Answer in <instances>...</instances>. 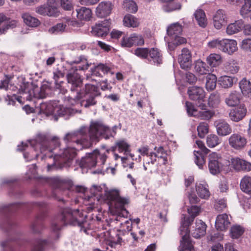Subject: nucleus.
I'll use <instances>...</instances> for the list:
<instances>
[{"mask_svg":"<svg viewBox=\"0 0 251 251\" xmlns=\"http://www.w3.org/2000/svg\"><path fill=\"white\" fill-rule=\"evenodd\" d=\"M110 22L108 20H104L101 22L97 23L92 27L91 33L93 35L102 37L106 35L109 30Z\"/></svg>","mask_w":251,"mask_h":251,"instance_id":"14","label":"nucleus"},{"mask_svg":"<svg viewBox=\"0 0 251 251\" xmlns=\"http://www.w3.org/2000/svg\"><path fill=\"white\" fill-rule=\"evenodd\" d=\"M115 134L114 129L100 122H92L89 127H83L78 131L67 133L64 140L67 146L60 150L58 154H54V163L57 161L58 156L61 157L65 163L69 162L75 156L76 151L90 147L92 143L98 142L100 137L108 139Z\"/></svg>","mask_w":251,"mask_h":251,"instance_id":"2","label":"nucleus"},{"mask_svg":"<svg viewBox=\"0 0 251 251\" xmlns=\"http://www.w3.org/2000/svg\"><path fill=\"white\" fill-rule=\"evenodd\" d=\"M49 182L55 189L53 192L54 197H56V192L60 193L68 188V183L62 179L58 178H50Z\"/></svg>","mask_w":251,"mask_h":251,"instance_id":"23","label":"nucleus"},{"mask_svg":"<svg viewBox=\"0 0 251 251\" xmlns=\"http://www.w3.org/2000/svg\"><path fill=\"white\" fill-rule=\"evenodd\" d=\"M147 60L151 64L158 65L162 63L163 57L161 51L155 48L149 49Z\"/></svg>","mask_w":251,"mask_h":251,"instance_id":"21","label":"nucleus"},{"mask_svg":"<svg viewBox=\"0 0 251 251\" xmlns=\"http://www.w3.org/2000/svg\"><path fill=\"white\" fill-rule=\"evenodd\" d=\"M240 13L241 15L244 17H248L251 15V0H245L242 5Z\"/></svg>","mask_w":251,"mask_h":251,"instance_id":"46","label":"nucleus"},{"mask_svg":"<svg viewBox=\"0 0 251 251\" xmlns=\"http://www.w3.org/2000/svg\"><path fill=\"white\" fill-rule=\"evenodd\" d=\"M108 151L100 152L95 150L93 152L86 154V155L82 157L79 163L80 167L82 168H91L94 167L97 163H100V165H103L106 157Z\"/></svg>","mask_w":251,"mask_h":251,"instance_id":"6","label":"nucleus"},{"mask_svg":"<svg viewBox=\"0 0 251 251\" xmlns=\"http://www.w3.org/2000/svg\"><path fill=\"white\" fill-rule=\"evenodd\" d=\"M172 39L173 40V43L171 42L168 43V47L169 49L172 48V45L178 46L186 43V38L180 36V35L176 36V37H174ZM172 49H173V47H172Z\"/></svg>","mask_w":251,"mask_h":251,"instance_id":"59","label":"nucleus"},{"mask_svg":"<svg viewBox=\"0 0 251 251\" xmlns=\"http://www.w3.org/2000/svg\"><path fill=\"white\" fill-rule=\"evenodd\" d=\"M207 64L211 67H216L222 63L221 56L219 54L211 53L206 58Z\"/></svg>","mask_w":251,"mask_h":251,"instance_id":"39","label":"nucleus"},{"mask_svg":"<svg viewBox=\"0 0 251 251\" xmlns=\"http://www.w3.org/2000/svg\"><path fill=\"white\" fill-rule=\"evenodd\" d=\"M66 25L63 23H58L56 25L51 27L48 30L49 33L51 34H59L66 31Z\"/></svg>","mask_w":251,"mask_h":251,"instance_id":"52","label":"nucleus"},{"mask_svg":"<svg viewBox=\"0 0 251 251\" xmlns=\"http://www.w3.org/2000/svg\"><path fill=\"white\" fill-rule=\"evenodd\" d=\"M61 6L65 10L71 11L73 9V5L71 0H61Z\"/></svg>","mask_w":251,"mask_h":251,"instance_id":"63","label":"nucleus"},{"mask_svg":"<svg viewBox=\"0 0 251 251\" xmlns=\"http://www.w3.org/2000/svg\"><path fill=\"white\" fill-rule=\"evenodd\" d=\"M187 93L189 98L196 102V104L204 102L205 98V92L202 87L191 86L189 87Z\"/></svg>","mask_w":251,"mask_h":251,"instance_id":"13","label":"nucleus"},{"mask_svg":"<svg viewBox=\"0 0 251 251\" xmlns=\"http://www.w3.org/2000/svg\"><path fill=\"white\" fill-rule=\"evenodd\" d=\"M224 69L227 73L235 74L239 71L240 67L235 60L230 59L224 64Z\"/></svg>","mask_w":251,"mask_h":251,"instance_id":"31","label":"nucleus"},{"mask_svg":"<svg viewBox=\"0 0 251 251\" xmlns=\"http://www.w3.org/2000/svg\"><path fill=\"white\" fill-rule=\"evenodd\" d=\"M222 139L215 134H211L206 138V144L210 148H213L219 145Z\"/></svg>","mask_w":251,"mask_h":251,"instance_id":"43","label":"nucleus"},{"mask_svg":"<svg viewBox=\"0 0 251 251\" xmlns=\"http://www.w3.org/2000/svg\"><path fill=\"white\" fill-rule=\"evenodd\" d=\"M195 18L198 25L205 27L207 25V20L204 12L201 9H198L194 13Z\"/></svg>","mask_w":251,"mask_h":251,"instance_id":"40","label":"nucleus"},{"mask_svg":"<svg viewBox=\"0 0 251 251\" xmlns=\"http://www.w3.org/2000/svg\"><path fill=\"white\" fill-rule=\"evenodd\" d=\"M244 22L242 20L236 21L234 23L229 24L226 28V33L228 35H232L240 31L243 27Z\"/></svg>","mask_w":251,"mask_h":251,"instance_id":"30","label":"nucleus"},{"mask_svg":"<svg viewBox=\"0 0 251 251\" xmlns=\"http://www.w3.org/2000/svg\"><path fill=\"white\" fill-rule=\"evenodd\" d=\"M24 23L28 26L36 27L40 24V21L38 19L30 15L28 13H24L22 15Z\"/></svg>","mask_w":251,"mask_h":251,"instance_id":"38","label":"nucleus"},{"mask_svg":"<svg viewBox=\"0 0 251 251\" xmlns=\"http://www.w3.org/2000/svg\"><path fill=\"white\" fill-rule=\"evenodd\" d=\"M240 188L244 192L251 194V177L244 176L241 180Z\"/></svg>","mask_w":251,"mask_h":251,"instance_id":"41","label":"nucleus"},{"mask_svg":"<svg viewBox=\"0 0 251 251\" xmlns=\"http://www.w3.org/2000/svg\"><path fill=\"white\" fill-rule=\"evenodd\" d=\"M180 231V234L182 235V240L180 241V245L178 250L179 251H192L194 250L193 245L190 240L188 234L189 230L188 228H182V231Z\"/></svg>","mask_w":251,"mask_h":251,"instance_id":"16","label":"nucleus"},{"mask_svg":"<svg viewBox=\"0 0 251 251\" xmlns=\"http://www.w3.org/2000/svg\"><path fill=\"white\" fill-rule=\"evenodd\" d=\"M44 228V225L40 219L36 220L32 224L31 229L34 233H40Z\"/></svg>","mask_w":251,"mask_h":251,"instance_id":"57","label":"nucleus"},{"mask_svg":"<svg viewBox=\"0 0 251 251\" xmlns=\"http://www.w3.org/2000/svg\"><path fill=\"white\" fill-rule=\"evenodd\" d=\"M239 86L242 93L245 96L251 94V83L246 78H243L239 83Z\"/></svg>","mask_w":251,"mask_h":251,"instance_id":"47","label":"nucleus"},{"mask_svg":"<svg viewBox=\"0 0 251 251\" xmlns=\"http://www.w3.org/2000/svg\"><path fill=\"white\" fill-rule=\"evenodd\" d=\"M155 156V160H156V158H162L163 160V163L165 164L167 162V157L166 153L165 152L164 150L162 147H159L156 153L154 152H150V156Z\"/></svg>","mask_w":251,"mask_h":251,"instance_id":"58","label":"nucleus"},{"mask_svg":"<svg viewBox=\"0 0 251 251\" xmlns=\"http://www.w3.org/2000/svg\"><path fill=\"white\" fill-rule=\"evenodd\" d=\"M182 31V26L178 23L171 25L167 28L168 35L171 39L176 37L177 35H180Z\"/></svg>","mask_w":251,"mask_h":251,"instance_id":"32","label":"nucleus"},{"mask_svg":"<svg viewBox=\"0 0 251 251\" xmlns=\"http://www.w3.org/2000/svg\"><path fill=\"white\" fill-rule=\"evenodd\" d=\"M116 147L119 152H128L129 151V145L125 141H120L116 143Z\"/></svg>","mask_w":251,"mask_h":251,"instance_id":"60","label":"nucleus"},{"mask_svg":"<svg viewBox=\"0 0 251 251\" xmlns=\"http://www.w3.org/2000/svg\"><path fill=\"white\" fill-rule=\"evenodd\" d=\"M123 6L124 9L130 13H135L138 10L137 4L133 0L124 1Z\"/></svg>","mask_w":251,"mask_h":251,"instance_id":"49","label":"nucleus"},{"mask_svg":"<svg viewBox=\"0 0 251 251\" xmlns=\"http://www.w3.org/2000/svg\"><path fill=\"white\" fill-rule=\"evenodd\" d=\"M217 77L213 74H209L206 76L205 87L207 90L212 91L216 86Z\"/></svg>","mask_w":251,"mask_h":251,"instance_id":"45","label":"nucleus"},{"mask_svg":"<svg viewBox=\"0 0 251 251\" xmlns=\"http://www.w3.org/2000/svg\"><path fill=\"white\" fill-rule=\"evenodd\" d=\"M47 245V241L45 240H41L37 239L35 241L34 244L32 247V251H45Z\"/></svg>","mask_w":251,"mask_h":251,"instance_id":"55","label":"nucleus"},{"mask_svg":"<svg viewBox=\"0 0 251 251\" xmlns=\"http://www.w3.org/2000/svg\"><path fill=\"white\" fill-rule=\"evenodd\" d=\"M1 245L3 248H8L11 251H23L25 248V245L23 242H17L14 245L9 241H5L2 242Z\"/></svg>","mask_w":251,"mask_h":251,"instance_id":"36","label":"nucleus"},{"mask_svg":"<svg viewBox=\"0 0 251 251\" xmlns=\"http://www.w3.org/2000/svg\"><path fill=\"white\" fill-rule=\"evenodd\" d=\"M229 163L234 170L237 171L249 172L251 170V163L238 157L231 158Z\"/></svg>","mask_w":251,"mask_h":251,"instance_id":"15","label":"nucleus"},{"mask_svg":"<svg viewBox=\"0 0 251 251\" xmlns=\"http://www.w3.org/2000/svg\"><path fill=\"white\" fill-rule=\"evenodd\" d=\"M149 49L147 48H138L134 50V54L138 57L147 60Z\"/></svg>","mask_w":251,"mask_h":251,"instance_id":"56","label":"nucleus"},{"mask_svg":"<svg viewBox=\"0 0 251 251\" xmlns=\"http://www.w3.org/2000/svg\"><path fill=\"white\" fill-rule=\"evenodd\" d=\"M68 224L77 226L81 231L87 234H89L88 230L91 228L89 223L84 220L83 215L80 213L78 209L72 210L69 208H65L62 210L61 215L51 223V234L50 242H52V239H57L59 237V231L61 226Z\"/></svg>","mask_w":251,"mask_h":251,"instance_id":"4","label":"nucleus"},{"mask_svg":"<svg viewBox=\"0 0 251 251\" xmlns=\"http://www.w3.org/2000/svg\"><path fill=\"white\" fill-rule=\"evenodd\" d=\"M214 207L215 209L218 211L223 210L226 207V200L224 199H221L216 201Z\"/></svg>","mask_w":251,"mask_h":251,"instance_id":"62","label":"nucleus"},{"mask_svg":"<svg viewBox=\"0 0 251 251\" xmlns=\"http://www.w3.org/2000/svg\"><path fill=\"white\" fill-rule=\"evenodd\" d=\"M247 114V109L245 105L239 106L231 109L229 113L230 119L234 122H239L242 120Z\"/></svg>","mask_w":251,"mask_h":251,"instance_id":"22","label":"nucleus"},{"mask_svg":"<svg viewBox=\"0 0 251 251\" xmlns=\"http://www.w3.org/2000/svg\"><path fill=\"white\" fill-rule=\"evenodd\" d=\"M28 144L35 150L38 149L40 150L41 152L43 154L42 159L50 158L53 156V154L51 153L53 150L59 145V141L55 138L49 140L45 135H39L35 139L29 141Z\"/></svg>","mask_w":251,"mask_h":251,"instance_id":"5","label":"nucleus"},{"mask_svg":"<svg viewBox=\"0 0 251 251\" xmlns=\"http://www.w3.org/2000/svg\"><path fill=\"white\" fill-rule=\"evenodd\" d=\"M244 228L238 225H235L231 226L230 230V236L233 239H238L241 237L244 233Z\"/></svg>","mask_w":251,"mask_h":251,"instance_id":"42","label":"nucleus"},{"mask_svg":"<svg viewBox=\"0 0 251 251\" xmlns=\"http://www.w3.org/2000/svg\"><path fill=\"white\" fill-rule=\"evenodd\" d=\"M77 18L79 20L89 21L92 17L91 10L85 7H80L75 9Z\"/></svg>","mask_w":251,"mask_h":251,"instance_id":"29","label":"nucleus"},{"mask_svg":"<svg viewBox=\"0 0 251 251\" xmlns=\"http://www.w3.org/2000/svg\"><path fill=\"white\" fill-rule=\"evenodd\" d=\"M213 23L215 27L218 29L222 28L226 23V16L222 10H218L213 17Z\"/></svg>","mask_w":251,"mask_h":251,"instance_id":"28","label":"nucleus"},{"mask_svg":"<svg viewBox=\"0 0 251 251\" xmlns=\"http://www.w3.org/2000/svg\"><path fill=\"white\" fill-rule=\"evenodd\" d=\"M110 71V68L103 64H99L91 69L93 75L97 76H102V75L107 73Z\"/></svg>","mask_w":251,"mask_h":251,"instance_id":"37","label":"nucleus"},{"mask_svg":"<svg viewBox=\"0 0 251 251\" xmlns=\"http://www.w3.org/2000/svg\"><path fill=\"white\" fill-rule=\"evenodd\" d=\"M240 99L241 95L239 92L236 91H232L226 98L225 103L228 106H235L240 103Z\"/></svg>","mask_w":251,"mask_h":251,"instance_id":"27","label":"nucleus"},{"mask_svg":"<svg viewBox=\"0 0 251 251\" xmlns=\"http://www.w3.org/2000/svg\"><path fill=\"white\" fill-rule=\"evenodd\" d=\"M123 23L125 26L128 27H137L140 25L138 19L130 14L125 15L123 19Z\"/></svg>","mask_w":251,"mask_h":251,"instance_id":"34","label":"nucleus"},{"mask_svg":"<svg viewBox=\"0 0 251 251\" xmlns=\"http://www.w3.org/2000/svg\"><path fill=\"white\" fill-rule=\"evenodd\" d=\"M209 126L207 123L205 122L201 123L197 127V131L199 136L203 138L205 135L208 133Z\"/></svg>","mask_w":251,"mask_h":251,"instance_id":"53","label":"nucleus"},{"mask_svg":"<svg viewBox=\"0 0 251 251\" xmlns=\"http://www.w3.org/2000/svg\"><path fill=\"white\" fill-rule=\"evenodd\" d=\"M89 65L86 57L83 55H81L76 58L74 61L70 62L68 67L75 68L77 70L84 71L88 69Z\"/></svg>","mask_w":251,"mask_h":251,"instance_id":"25","label":"nucleus"},{"mask_svg":"<svg viewBox=\"0 0 251 251\" xmlns=\"http://www.w3.org/2000/svg\"><path fill=\"white\" fill-rule=\"evenodd\" d=\"M178 61L181 68L187 69L192 64V55L190 51L186 48H183L181 53L178 55Z\"/></svg>","mask_w":251,"mask_h":251,"instance_id":"18","label":"nucleus"},{"mask_svg":"<svg viewBox=\"0 0 251 251\" xmlns=\"http://www.w3.org/2000/svg\"><path fill=\"white\" fill-rule=\"evenodd\" d=\"M195 156V162L200 169H203L205 164L204 156L199 151H194Z\"/></svg>","mask_w":251,"mask_h":251,"instance_id":"51","label":"nucleus"},{"mask_svg":"<svg viewBox=\"0 0 251 251\" xmlns=\"http://www.w3.org/2000/svg\"><path fill=\"white\" fill-rule=\"evenodd\" d=\"M187 212L190 217L184 216L181 218V226H180V229L181 231H182V228L185 229L186 227L188 228L189 226L193 222L195 218L201 212V209L200 206H192L187 208Z\"/></svg>","mask_w":251,"mask_h":251,"instance_id":"11","label":"nucleus"},{"mask_svg":"<svg viewBox=\"0 0 251 251\" xmlns=\"http://www.w3.org/2000/svg\"><path fill=\"white\" fill-rule=\"evenodd\" d=\"M219 50L229 54L237 50V42L234 40L222 39L221 40Z\"/></svg>","mask_w":251,"mask_h":251,"instance_id":"17","label":"nucleus"},{"mask_svg":"<svg viewBox=\"0 0 251 251\" xmlns=\"http://www.w3.org/2000/svg\"><path fill=\"white\" fill-rule=\"evenodd\" d=\"M185 106L188 115L190 116L200 118L202 120H207L211 118L214 113L207 109V106L204 102L198 104L197 106L201 110L198 111L192 103L189 101L185 102Z\"/></svg>","mask_w":251,"mask_h":251,"instance_id":"8","label":"nucleus"},{"mask_svg":"<svg viewBox=\"0 0 251 251\" xmlns=\"http://www.w3.org/2000/svg\"><path fill=\"white\" fill-rule=\"evenodd\" d=\"M217 134L222 136H225L230 134L232 128L225 121L219 120L214 122Z\"/></svg>","mask_w":251,"mask_h":251,"instance_id":"20","label":"nucleus"},{"mask_svg":"<svg viewBox=\"0 0 251 251\" xmlns=\"http://www.w3.org/2000/svg\"><path fill=\"white\" fill-rule=\"evenodd\" d=\"M206 226L201 220L196 221L195 229L192 232V236L195 238H199L205 235L206 233Z\"/></svg>","mask_w":251,"mask_h":251,"instance_id":"26","label":"nucleus"},{"mask_svg":"<svg viewBox=\"0 0 251 251\" xmlns=\"http://www.w3.org/2000/svg\"><path fill=\"white\" fill-rule=\"evenodd\" d=\"M113 5L109 1H102L96 8V15L100 18L106 17L111 13Z\"/></svg>","mask_w":251,"mask_h":251,"instance_id":"19","label":"nucleus"},{"mask_svg":"<svg viewBox=\"0 0 251 251\" xmlns=\"http://www.w3.org/2000/svg\"><path fill=\"white\" fill-rule=\"evenodd\" d=\"M77 191L84 194V203L88 211H91L97 208L99 203H106L110 212L116 216L115 221L120 222V230L128 232L132 229V219L127 220L129 212L125 206L129 203L127 199L121 197L117 190H103L100 186L93 185L90 188L91 195L86 196L87 190L83 187L77 188Z\"/></svg>","mask_w":251,"mask_h":251,"instance_id":"1","label":"nucleus"},{"mask_svg":"<svg viewBox=\"0 0 251 251\" xmlns=\"http://www.w3.org/2000/svg\"><path fill=\"white\" fill-rule=\"evenodd\" d=\"M230 225V219L226 214L217 216L215 221V227L220 231L226 230Z\"/></svg>","mask_w":251,"mask_h":251,"instance_id":"24","label":"nucleus"},{"mask_svg":"<svg viewBox=\"0 0 251 251\" xmlns=\"http://www.w3.org/2000/svg\"><path fill=\"white\" fill-rule=\"evenodd\" d=\"M231 148L236 150H241L246 146L247 141L246 137L241 133H233L228 139Z\"/></svg>","mask_w":251,"mask_h":251,"instance_id":"12","label":"nucleus"},{"mask_svg":"<svg viewBox=\"0 0 251 251\" xmlns=\"http://www.w3.org/2000/svg\"><path fill=\"white\" fill-rule=\"evenodd\" d=\"M241 48L247 51H251V39H246L242 41Z\"/></svg>","mask_w":251,"mask_h":251,"instance_id":"64","label":"nucleus"},{"mask_svg":"<svg viewBox=\"0 0 251 251\" xmlns=\"http://www.w3.org/2000/svg\"><path fill=\"white\" fill-rule=\"evenodd\" d=\"M220 94L217 92L212 93L209 97L208 104L210 107L217 106L220 102Z\"/></svg>","mask_w":251,"mask_h":251,"instance_id":"50","label":"nucleus"},{"mask_svg":"<svg viewBox=\"0 0 251 251\" xmlns=\"http://www.w3.org/2000/svg\"><path fill=\"white\" fill-rule=\"evenodd\" d=\"M67 71L66 72L64 70L62 71L61 70H56L53 73V79L55 80L56 87L58 89H60V92L63 94H65L67 90L62 89L61 88V83H63L62 81H60V78H63L65 75H66Z\"/></svg>","mask_w":251,"mask_h":251,"instance_id":"33","label":"nucleus"},{"mask_svg":"<svg viewBox=\"0 0 251 251\" xmlns=\"http://www.w3.org/2000/svg\"><path fill=\"white\" fill-rule=\"evenodd\" d=\"M150 158L144 159V169L145 171H149L152 172L154 164L156 162L155 156H150Z\"/></svg>","mask_w":251,"mask_h":251,"instance_id":"54","label":"nucleus"},{"mask_svg":"<svg viewBox=\"0 0 251 251\" xmlns=\"http://www.w3.org/2000/svg\"><path fill=\"white\" fill-rule=\"evenodd\" d=\"M20 95L17 98V100L20 103L24 102L25 100H31L34 98L36 99H44L46 97L47 93L44 88L34 87L30 89L28 86L24 84L19 89Z\"/></svg>","mask_w":251,"mask_h":251,"instance_id":"7","label":"nucleus"},{"mask_svg":"<svg viewBox=\"0 0 251 251\" xmlns=\"http://www.w3.org/2000/svg\"><path fill=\"white\" fill-rule=\"evenodd\" d=\"M205 183L196 184V189L198 195L202 199H207L210 196V193Z\"/></svg>","mask_w":251,"mask_h":251,"instance_id":"35","label":"nucleus"},{"mask_svg":"<svg viewBox=\"0 0 251 251\" xmlns=\"http://www.w3.org/2000/svg\"><path fill=\"white\" fill-rule=\"evenodd\" d=\"M59 0H48L47 3L38 6L35 11L44 16H56L58 15V2Z\"/></svg>","mask_w":251,"mask_h":251,"instance_id":"9","label":"nucleus"},{"mask_svg":"<svg viewBox=\"0 0 251 251\" xmlns=\"http://www.w3.org/2000/svg\"><path fill=\"white\" fill-rule=\"evenodd\" d=\"M66 68V79L68 84L71 85V94L68 97H65L64 101L69 105H74L83 99L80 104L85 107L96 104V98L100 95L99 88L94 85L86 84L85 88L81 89L82 79L78 73V70L75 68Z\"/></svg>","mask_w":251,"mask_h":251,"instance_id":"3","label":"nucleus"},{"mask_svg":"<svg viewBox=\"0 0 251 251\" xmlns=\"http://www.w3.org/2000/svg\"><path fill=\"white\" fill-rule=\"evenodd\" d=\"M223 159L221 155L215 152H213L208 155V169L212 175L219 174L223 165Z\"/></svg>","mask_w":251,"mask_h":251,"instance_id":"10","label":"nucleus"},{"mask_svg":"<svg viewBox=\"0 0 251 251\" xmlns=\"http://www.w3.org/2000/svg\"><path fill=\"white\" fill-rule=\"evenodd\" d=\"M235 80L236 78L234 77L224 75L220 78L219 82L222 87L227 88L232 87L233 82Z\"/></svg>","mask_w":251,"mask_h":251,"instance_id":"44","label":"nucleus"},{"mask_svg":"<svg viewBox=\"0 0 251 251\" xmlns=\"http://www.w3.org/2000/svg\"><path fill=\"white\" fill-rule=\"evenodd\" d=\"M122 241V238L118 234H116L115 237H109L106 241V244L111 248L115 249L117 246L121 245Z\"/></svg>","mask_w":251,"mask_h":251,"instance_id":"48","label":"nucleus"},{"mask_svg":"<svg viewBox=\"0 0 251 251\" xmlns=\"http://www.w3.org/2000/svg\"><path fill=\"white\" fill-rule=\"evenodd\" d=\"M133 45L142 46L144 44V40L143 37L136 33L132 34Z\"/></svg>","mask_w":251,"mask_h":251,"instance_id":"61","label":"nucleus"}]
</instances>
